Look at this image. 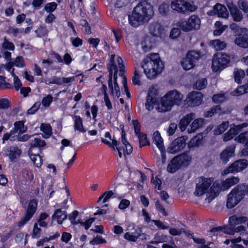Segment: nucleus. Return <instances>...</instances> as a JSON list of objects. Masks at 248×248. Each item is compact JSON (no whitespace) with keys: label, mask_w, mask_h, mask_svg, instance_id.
Segmentation results:
<instances>
[{"label":"nucleus","mask_w":248,"mask_h":248,"mask_svg":"<svg viewBox=\"0 0 248 248\" xmlns=\"http://www.w3.org/2000/svg\"><path fill=\"white\" fill-rule=\"evenodd\" d=\"M202 95L201 93L193 92L188 94L186 98L188 105L190 106L200 105L202 102Z\"/></svg>","instance_id":"dca6fc26"},{"label":"nucleus","mask_w":248,"mask_h":248,"mask_svg":"<svg viewBox=\"0 0 248 248\" xmlns=\"http://www.w3.org/2000/svg\"><path fill=\"white\" fill-rule=\"evenodd\" d=\"M170 7L173 10L182 14L193 12L197 8L193 3L185 0H172L170 2Z\"/></svg>","instance_id":"423d86ee"},{"label":"nucleus","mask_w":248,"mask_h":248,"mask_svg":"<svg viewBox=\"0 0 248 248\" xmlns=\"http://www.w3.org/2000/svg\"><path fill=\"white\" fill-rule=\"evenodd\" d=\"M15 131L18 134L23 133L26 132L27 130V127L24 126V123L22 121H18L14 124Z\"/></svg>","instance_id":"ea45409f"},{"label":"nucleus","mask_w":248,"mask_h":248,"mask_svg":"<svg viewBox=\"0 0 248 248\" xmlns=\"http://www.w3.org/2000/svg\"><path fill=\"white\" fill-rule=\"evenodd\" d=\"M237 4L240 9L245 13H248V2L246 0H239Z\"/></svg>","instance_id":"8fccbe9b"},{"label":"nucleus","mask_w":248,"mask_h":248,"mask_svg":"<svg viewBox=\"0 0 248 248\" xmlns=\"http://www.w3.org/2000/svg\"><path fill=\"white\" fill-rule=\"evenodd\" d=\"M229 125V123L228 121L223 122L215 129V134L219 135L223 133L228 128Z\"/></svg>","instance_id":"58836bf2"},{"label":"nucleus","mask_w":248,"mask_h":248,"mask_svg":"<svg viewBox=\"0 0 248 248\" xmlns=\"http://www.w3.org/2000/svg\"><path fill=\"white\" fill-rule=\"evenodd\" d=\"M181 34V31L178 28H173L170 33V36L171 38L175 39L177 38Z\"/></svg>","instance_id":"bf43d9fd"},{"label":"nucleus","mask_w":248,"mask_h":248,"mask_svg":"<svg viewBox=\"0 0 248 248\" xmlns=\"http://www.w3.org/2000/svg\"><path fill=\"white\" fill-rule=\"evenodd\" d=\"M214 14L219 17L227 18L228 16V12L225 6L219 3L217 4L213 8Z\"/></svg>","instance_id":"412c9836"},{"label":"nucleus","mask_w":248,"mask_h":248,"mask_svg":"<svg viewBox=\"0 0 248 248\" xmlns=\"http://www.w3.org/2000/svg\"><path fill=\"white\" fill-rule=\"evenodd\" d=\"M30 158L36 167H39L42 165V158L39 155L31 154Z\"/></svg>","instance_id":"79ce46f5"},{"label":"nucleus","mask_w":248,"mask_h":248,"mask_svg":"<svg viewBox=\"0 0 248 248\" xmlns=\"http://www.w3.org/2000/svg\"><path fill=\"white\" fill-rule=\"evenodd\" d=\"M207 84V81L206 78H202L198 80L193 85V88L198 90L204 89Z\"/></svg>","instance_id":"c9c22d12"},{"label":"nucleus","mask_w":248,"mask_h":248,"mask_svg":"<svg viewBox=\"0 0 248 248\" xmlns=\"http://www.w3.org/2000/svg\"><path fill=\"white\" fill-rule=\"evenodd\" d=\"M52 99L53 97L51 95H47L46 96L43 98L42 101V105L46 107H49L52 101Z\"/></svg>","instance_id":"4d7b16f0"},{"label":"nucleus","mask_w":248,"mask_h":248,"mask_svg":"<svg viewBox=\"0 0 248 248\" xmlns=\"http://www.w3.org/2000/svg\"><path fill=\"white\" fill-rule=\"evenodd\" d=\"M94 220H95V218L93 217H92V218H90V219L87 220L84 222H80L79 223L81 225L84 226L85 229L86 230H88L91 226V224L94 222Z\"/></svg>","instance_id":"774afa93"},{"label":"nucleus","mask_w":248,"mask_h":248,"mask_svg":"<svg viewBox=\"0 0 248 248\" xmlns=\"http://www.w3.org/2000/svg\"><path fill=\"white\" fill-rule=\"evenodd\" d=\"M67 217L65 211H62L61 209H58L56 210L52 216V218H57V222L59 224H62L63 221Z\"/></svg>","instance_id":"bb28decb"},{"label":"nucleus","mask_w":248,"mask_h":248,"mask_svg":"<svg viewBox=\"0 0 248 248\" xmlns=\"http://www.w3.org/2000/svg\"><path fill=\"white\" fill-rule=\"evenodd\" d=\"M8 152H9V154L6 155H8L11 161H15L18 158L21 153V150L16 146H11Z\"/></svg>","instance_id":"5701e85b"},{"label":"nucleus","mask_w":248,"mask_h":248,"mask_svg":"<svg viewBox=\"0 0 248 248\" xmlns=\"http://www.w3.org/2000/svg\"><path fill=\"white\" fill-rule=\"evenodd\" d=\"M245 72L241 69H235L234 71L235 81L237 83H240L241 79L245 76Z\"/></svg>","instance_id":"a19ab883"},{"label":"nucleus","mask_w":248,"mask_h":248,"mask_svg":"<svg viewBox=\"0 0 248 248\" xmlns=\"http://www.w3.org/2000/svg\"><path fill=\"white\" fill-rule=\"evenodd\" d=\"M163 29L160 23L154 21L151 23L149 26V32L150 34L155 37L161 36Z\"/></svg>","instance_id":"f3484780"},{"label":"nucleus","mask_w":248,"mask_h":248,"mask_svg":"<svg viewBox=\"0 0 248 248\" xmlns=\"http://www.w3.org/2000/svg\"><path fill=\"white\" fill-rule=\"evenodd\" d=\"M200 57V54L197 51L192 50L187 52L186 57L181 61V63L183 68L188 70L195 65V63Z\"/></svg>","instance_id":"1a4fd4ad"},{"label":"nucleus","mask_w":248,"mask_h":248,"mask_svg":"<svg viewBox=\"0 0 248 248\" xmlns=\"http://www.w3.org/2000/svg\"><path fill=\"white\" fill-rule=\"evenodd\" d=\"M214 182L213 178H205L201 176L198 179L196 184V190L194 194L196 196H201L206 193L207 197L208 196L210 186Z\"/></svg>","instance_id":"6e6552de"},{"label":"nucleus","mask_w":248,"mask_h":248,"mask_svg":"<svg viewBox=\"0 0 248 248\" xmlns=\"http://www.w3.org/2000/svg\"><path fill=\"white\" fill-rule=\"evenodd\" d=\"M235 146L234 145H231L226 148L220 154V159L223 163H226L229 160L234 153Z\"/></svg>","instance_id":"a211bd4d"},{"label":"nucleus","mask_w":248,"mask_h":248,"mask_svg":"<svg viewBox=\"0 0 248 248\" xmlns=\"http://www.w3.org/2000/svg\"><path fill=\"white\" fill-rule=\"evenodd\" d=\"M37 203L35 200H31L27 208L26 213L23 217L18 222V225L21 227L23 226L33 216L36 210Z\"/></svg>","instance_id":"9d476101"},{"label":"nucleus","mask_w":248,"mask_h":248,"mask_svg":"<svg viewBox=\"0 0 248 248\" xmlns=\"http://www.w3.org/2000/svg\"><path fill=\"white\" fill-rule=\"evenodd\" d=\"M195 118V114L194 113H190L183 117L179 124V127L181 131H185L190 122Z\"/></svg>","instance_id":"6ab92c4d"},{"label":"nucleus","mask_w":248,"mask_h":248,"mask_svg":"<svg viewBox=\"0 0 248 248\" xmlns=\"http://www.w3.org/2000/svg\"><path fill=\"white\" fill-rule=\"evenodd\" d=\"M212 100L216 103H221L225 100V97L224 94L219 93L213 95Z\"/></svg>","instance_id":"864d4df0"},{"label":"nucleus","mask_w":248,"mask_h":248,"mask_svg":"<svg viewBox=\"0 0 248 248\" xmlns=\"http://www.w3.org/2000/svg\"><path fill=\"white\" fill-rule=\"evenodd\" d=\"M181 166L176 157H173L167 167V170L170 173H174L179 169Z\"/></svg>","instance_id":"a878e982"},{"label":"nucleus","mask_w":248,"mask_h":248,"mask_svg":"<svg viewBox=\"0 0 248 248\" xmlns=\"http://www.w3.org/2000/svg\"><path fill=\"white\" fill-rule=\"evenodd\" d=\"M170 1L168 0H166L161 3L158 7L159 13L163 16L167 15L170 11Z\"/></svg>","instance_id":"c85d7f7f"},{"label":"nucleus","mask_w":248,"mask_h":248,"mask_svg":"<svg viewBox=\"0 0 248 248\" xmlns=\"http://www.w3.org/2000/svg\"><path fill=\"white\" fill-rule=\"evenodd\" d=\"M226 2L233 20L236 22L241 21L243 19V14L238 9L236 5L234 4L231 0H227Z\"/></svg>","instance_id":"4468645a"},{"label":"nucleus","mask_w":248,"mask_h":248,"mask_svg":"<svg viewBox=\"0 0 248 248\" xmlns=\"http://www.w3.org/2000/svg\"><path fill=\"white\" fill-rule=\"evenodd\" d=\"M11 75L14 77V87L16 90H18L22 86V83L18 77L14 73V69L12 71Z\"/></svg>","instance_id":"a18cd8bd"},{"label":"nucleus","mask_w":248,"mask_h":248,"mask_svg":"<svg viewBox=\"0 0 248 248\" xmlns=\"http://www.w3.org/2000/svg\"><path fill=\"white\" fill-rule=\"evenodd\" d=\"M108 70L109 72V77H110V76L112 77V73L113 70H114V74H116L117 75V68L116 65L114 64V63H109L108 66Z\"/></svg>","instance_id":"338daca9"},{"label":"nucleus","mask_w":248,"mask_h":248,"mask_svg":"<svg viewBox=\"0 0 248 248\" xmlns=\"http://www.w3.org/2000/svg\"><path fill=\"white\" fill-rule=\"evenodd\" d=\"M155 44L154 39L149 36L145 37L144 39L141 42V45L142 48L144 52H148L150 50Z\"/></svg>","instance_id":"4be33fe9"},{"label":"nucleus","mask_w":248,"mask_h":248,"mask_svg":"<svg viewBox=\"0 0 248 248\" xmlns=\"http://www.w3.org/2000/svg\"><path fill=\"white\" fill-rule=\"evenodd\" d=\"M57 4L56 2H52L46 4L44 9L47 13L53 12L57 8Z\"/></svg>","instance_id":"de8ad7c7"},{"label":"nucleus","mask_w":248,"mask_h":248,"mask_svg":"<svg viewBox=\"0 0 248 248\" xmlns=\"http://www.w3.org/2000/svg\"><path fill=\"white\" fill-rule=\"evenodd\" d=\"M211 46L216 50H220L223 49L226 46V43L219 40H215L211 42Z\"/></svg>","instance_id":"e433bc0d"},{"label":"nucleus","mask_w":248,"mask_h":248,"mask_svg":"<svg viewBox=\"0 0 248 248\" xmlns=\"http://www.w3.org/2000/svg\"><path fill=\"white\" fill-rule=\"evenodd\" d=\"M239 182V179L234 176L227 178L223 181H220L222 186V190H227L231 186L238 184Z\"/></svg>","instance_id":"aec40b11"},{"label":"nucleus","mask_w":248,"mask_h":248,"mask_svg":"<svg viewBox=\"0 0 248 248\" xmlns=\"http://www.w3.org/2000/svg\"><path fill=\"white\" fill-rule=\"evenodd\" d=\"M46 145L45 140H41L38 138H35L31 143V147L30 149V152H32V149L34 147H42Z\"/></svg>","instance_id":"4c0bfd02"},{"label":"nucleus","mask_w":248,"mask_h":248,"mask_svg":"<svg viewBox=\"0 0 248 248\" xmlns=\"http://www.w3.org/2000/svg\"><path fill=\"white\" fill-rule=\"evenodd\" d=\"M78 215V212L77 210L74 211L71 214L69 215V219L73 224H78L79 222L76 221V219Z\"/></svg>","instance_id":"603ef678"},{"label":"nucleus","mask_w":248,"mask_h":248,"mask_svg":"<svg viewBox=\"0 0 248 248\" xmlns=\"http://www.w3.org/2000/svg\"><path fill=\"white\" fill-rule=\"evenodd\" d=\"M40 105V102L35 103L33 106L28 110L27 113L28 114H33L39 109Z\"/></svg>","instance_id":"0e129e2a"},{"label":"nucleus","mask_w":248,"mask_h":248,"mask_svg":"<svg viewBox=\"0 0 248 248\" xmlns=\"http://www.w3.org/2000/svg\"><path fill=\"white\" fill-rule=\"evenodd\" d=\"M212 186H210L208 196L205 199L206 202L209 203L216 197L217 194L222 190V186L219 181L213 182Z\"/></svg>","instance_id":"2eb2a0df"},{"label":"nucleus","mask_w":248,"mask_h":248,"mask_svg":"<svg viewBox=\"0 0 248 248\" xmlns=\"http://www.w3.org/2000/svg\"><path fill=\"white\" fill-rule=\"evenodd\" d=\"M149 55L141 63V66L146 77L149 79H153L161 72L163 69V64L158 54L153 53Z\"/></svg>","instance_id":"f03ea898"},{"label":"nucleus","mask_w":248,"mask_h":248,"mask_svg":"<svg viewBox=\"0 0 248 248\" xmlns=\"http://www.w3.org/2000/svg\"><path fill=\"white\" fill-rule=\"evenodd\" d=\"M41 130L44 133L43 136L44 138L47 139L52 134L51 127L49 124H41Z\"/></svg>","instance_id":"f704fd0d"},{"label":"nucleus","mask_w":248,"mask_h":248,"mask_svg":"<svg viewBox=\"0 0 248 248\" xmlns=\"http://www.w3.org/2000/svg\"><path fill=\"white\" fill-rule=\"evenodd\" d=\"M247 93L245 90V85L244 86H241L239 87L237 89L235 90L232 93L233 95L238 96L243 94Z\"/></svg>","instance_id":"6e6d98bb"},{"label":"nucleus","mask_w":248,"mask_h":248,"mask_svg":"<svg viewBox=\"0 0 248 248\" xmlns=\"http://www.w3.org/2000/svg\"><path fill=\"white\" fill-rule=\"evenodd\" d=\"M186 140L185 137H181L174 140L168 148V152L174 154L182 151L186 146Z\"/></svg>","instance_id":"9b49d317"},{"label":"nucleus","mask_w":248,"mask_h":248,"mask_svg":"<svg viewBox=\"0 0 248 248\" xmlns=\"http://www.w3.org/2000/svg\"><path fill=\"white\" fill-rule=\"evenodd\" d=\"M153 142L155 144L160 151H163L165 149L163 143V140L158 131H156L153 134Z\"/></svg>","instance_id":"393cba45"},{"label":"nucleus","mask_w":248,"mask_h":248,"mask_svg":"<svg viewBox=\"0 0 248 248\" xmlns=\"http://www.w3.org/2000/svg\"><path fill=\"white\" fill-rule=\"evenodd\" d=\"M220 110V108L219 106H216V107L212 108H211L210 110L207 111L205 114L204 116L206 117H211L214 115L215 114L219 113Z\"/></svg>","instance_id":"09e8293b"},{"label":"nucleus","mask_w":248,"mask_h":248,"mask_svg":"<svg viewBox=\"0 0 248 248\" xmlns=\"http://www.w3.org/2000/svg\"><path fill=\"white\" fill-rule=\"evenodd\" d=\"M202 136L201 135L198 134L191 139L188 143V147L189 148L198 147L202 144Z\"/></svg>","instance_id":"c756f323"},{"label":"nucleus","mask_w":248,"mask_h":248,"mask_svg":"<svg viewBox=\"0 0 248 248\" xmlns=\"http://www.w3.org/2000/svg\"><path fill=\"white\" fill-rule=\"evenodd\" d=\"M117 75L114 74V92L115 91V94L117 97H119L121 95L119 86L117 82Z\"/></svg>","instance_id":"052dcab7"},{"label":"nucleus","mask_w":248,"mask_h":248,"mask_svg":"<svg viewBox=\"0 0 248 248\" xmlns=\"http://www.w3.org/2000/svg\"><path fill=\"white\" fill-rule=\"evenodd\" d=\"M203 119L198 118L195 119L190 125V127L188 128L187 131L189 133H192L196 131L203 124Z\"/></svg>","instance_id":"cd10ccee"},{"label":"nucleus","mask_w":248,"mask_h":248,"mask_svg":"<svg viewBox=\"0 0 248 248\" xmlns=\"http://www.w3.org/2000/svg\"><path fill=\"white\" fill-rule=\"evenodd\" d=\"M235 44L240 47H248V30L240 29V34L234 40Z\"/></svg>","instance_id":"ddd939ff"},{"label":"nucleus","mask_w":248,"mask_h":248,"mask_svg":"<svg viewBox=\"0 0 248 248\" xmlns=\"http://www.w3.org/2000/svg\"><path fill=\"white\" fill-rule=\"evenodd\" d=\"M175 157L181 167L188 166L191 161V158L186 154H182Z\"/></svg>","instance_id":"b1692460"},{"label":"nucleus","mask_w":248,"mask_h":248,"mask_svg":"<svg viewBox=\"0 0 248 248\" xmlns=\"http://www.w3.org/2000/svg\"><path fill=\"white\" fill-rule=\"evenodd\" d=\"M1 47L3 50L12 51L15 49V46L14 44L9 41L6 38H4V41L2 44Z\"/></svg>","instance_id":"c03bdc74"},{"label":"nucleus","mask_w":248,"mask_h":248,"mask_svg":"<svg viewBox=\"0 0 248 248\" xmlns=\"http://www.w3.org/2000/svg\"><path fill=\"white\" fill-rule=\"evenodd\" d=\"M248 166L247 159H241L234 161L227 169L228 173H235L242 171Z\"/></svg>","instance_id":"f8f14e48"},{"label":"nucleus","mask_w":248,"mask_h":248,"mask_svg":"<svg viewBox=\"0 0 248 248\" xmlns=\"http://www.w3.org/2000/svg\"><path fill=\"white\" fill-rule=\"evenodd\" d=\"M169 232L172 235H180L182 232H185V230L184 228L180 229L170 228L169 230Z\"/></svg>","instance_id":"680f3d73"},{"label":"nucleus","mask_w":248,"mask_h":248,"mask_svg":"<svg viewBox=\"0 0 248 248\" xmlns=\"http://www.w3.org/2000/svg\"><path fill=\"white\" fill-rule=\"evenodd\" d=\"M183 95L177 90L169 92L161 98V104L157 108L160 112L170 110L174 105H178L182 101Z\"/></svg>","instance_id":"7ed1b4c3"},{"label":"nucleus","mask_w":248,"mask_h":248,"mask_svg":"<svg viewBox=\"0 0 248 248\" xmlns=\"http://www.w3.org/2000/svg\"><path fill=\"white\" fill-rule=\"evenodd\" d=\"M147 99H148V101H149V100H151L153 101L156 102L157 100V91L154 87H151L150 88Z\"/></svg>","instance_id":"37998d69"},{"label":"nucleus","mask_w":248,"mask_h":248,"mask_svg":"<svg viewBox=\"0 0 248 248\" xmlns=\"http://www.w3.org/2000/svg\"><path fill=\"white\" fill-rule=\"evenodd\" d=\"M74 128L75 129L82 132H85L86 130L84 129L81 118L77 115H74Z\"/></svg>","instance_id":"72a5a7b5"},{"label":"nucleus","mask_w":248,"mask_h":248,"mask_svg":"<svg viewBox=\"0 0 248 248\" xmlns=\"http://www.w3.org/2000/svg\"><path fill=\"white\" fill-rule=\"evenodd\" d=\"M14 65L18 67H23L25 65L24 59L21 56L17 57L14 62H13Z\"/></svg>","instance_id":"13d9d810"},{"label":"nucleus","mask_w":248,"mask_h":248,"mask_svg":"<svg viewBox=\"0 0 248 248\" xmlns=\"http://www.w3.org/2000/svg\"><path fill=\"white\" fill-rule=\"evenodd\" d=\"M140 72L136 68L134 76L132 78L133 83L135 85H140Z\"/></svg>","instance_id":"5fc2aeb1"},{"label":"nucleus","mask_w":248,"mask_h":248,"mask_svg":"<svg viewBox=\"0 0 248 248\" xmlns=\"http://www.w3.org/2000/svg\"><path fill=\"white\" fill-rule=\"evenodd\" d=\"M201 25V19L196 15H191L187 20L180 21L177 23V26L182 31L188 32L192 30H198Z\"/></svg>","instance_id":"39448f33"},{"label":"nucleus","mask_w":248,"mask_h":248,"mask_svg":"<svg viewBox=\"0 0 248 248\" xmlns=\"http://www.w3.org/2000/svg\"><path fill=\"white\" fill-rule=\"evenodd\" d=\"M41 229L38 227V224L35 223L34 224L32 237L33 238H38L40 236Z\"/></svg>","instance_id":"3c124183"},{"label":"nucleus","mask_w":248,"mask_h":248,"mask_svg":"<svg viewBox=\"0 0 248 248\" xmlns=\"http://www.w3.org/2000/svg\"><path fill=\"white\" fill-rule=\"evenodd\" d=\"M248 186L244 184L238 185L232 189L228 195L226 206L231 209L236 205L248 194Z\"/></svg>","instance_id":"20e7f679"},{"label":"nucleus","mask_w":248,"mask_h":248,"mask_svg":"<svg viewBox=\"0 0 248 248\" xmlns=\"http://www.w3.org/2000/svg\"><path fill=\"white\" fill-rule=\"evenodd\" d=\"M230 61V57L221 52L214 55L212 59V67L215 72L222 70L226 67Z\"/></svg>","instance_id":"0eeeda50"},{"label":"nucleus","mask_w":248,"mask_h":248,"mask_svg":"<svg viewBox=\"0 0 248 248\" xmlns=\"http://www.w3.org/2000/svg\"><path fill=\"white\" fill-rule=\"evenodd\" d=\"M247 217H237L232 216L229 218V222L231 226H235L236 225L246 221Z\"/></svg>","instance_id":"7c9ffc66"},{"label":"nucleus","mask_w":248,"mask_h":248,"mask_svg":"<svg viewBox=\"0 0 248 248\" xmlns=\"http://www.w3.org/2000/svg\"><path fill=\"white\" fill-rule=\"evenodd\" d=\"M138 137L140 147H142L146 145H148L149 144V142L147 140L146 135L143 134L142 133H140L137 135Z\"/></svg>","instance_id":"49530a36"},{"label":"nucleus","mask_w":248,"mask_h":248,"mask_svg":"<svg viewBox=\"0 0 248 248\" xmlns=\"http://www.w3.org/2000/svg\"><path fill=\"white\" fill-rule=\"evenodd\" d=\"M248 126V122L239 124L238 125H234L233 127H231L228 131L232 136H234L238 134L243 128H246Z\"/></svg>","instance_id":"2f4dec72"},{"label":"nucleus","mask_w":248,"mask_h":248,"mask_svg":"<svg viewBox=\"0 0 248 248\" xmlns=\"http://www.w3.org/2000/svg\"><path fill=\"white\" fill-rule=\"evenodd\" d=\"M49 84H55L61 85L62 84V78L56 76L52 77L49 80Z\"/></svg>","instance_id":"e2e57ef3"},{"label":"nucleus","mask_w":248,"mask_h":248,"mask_svg":"<svg viewBox=\"0 0 248 248\" xmlns=\"http://www.w3.org/2000/svg\"><path fill=\"white\" fill-rule=\"evenodd\" d=\"M235 140L238 143H242L244 145L248 144V131H245L238 135Z\"/></svg>","instance_id":"473e14b6"},{"label":"nucleus","mask_w":248,"mask_h":248,"mask_svg":"<svg viewBox=\"0 0 248 248\" xmlns=\"http://www.w3.org/2000/svg\"><path fill=\"white\" fill-rule=\"evenodd\" d=\"M153 6L148 3H140L134 9L132 15L128 16L129 23L132 26L148 22L154 16Z\"/></svg>","instance_id":"f257e3e1"},{"label":"nucleus","mask_w":248,"mask_h":248,"mask_svg":"<svg viewBox=\"0 0 248 248\" xmlns=\"http://www.w3.org/2000/svg\"><path fill=\"white\" fill-rule=\"evenodd\" d=\"M106 241L100 236H97L90 241V244L93 245L105 243Z\"/></svg>","instance_id":"69168bd1"}]
</instances>
